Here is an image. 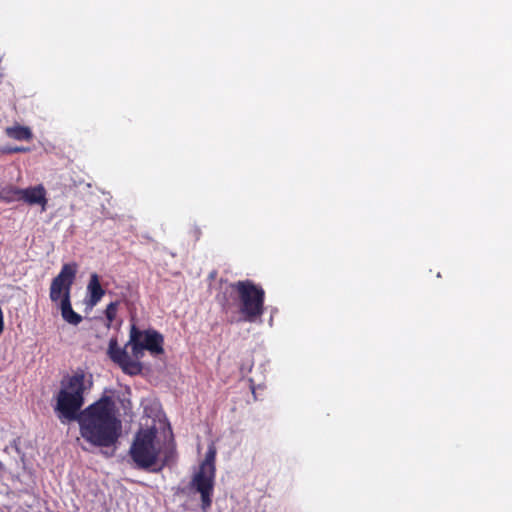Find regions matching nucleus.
Instances as JSON below:
<instances>
[{"instance_id": "11", "label": "nucleus", "mask_w": 512, "mask_h": 512, "mask_svg": "<svg viewBox=\"0 0 512 512\" xmlns=\"http://www.w3.org/2000/svg\"><path fill=\"white\" fill-rule=\"evenodd\" d=\"M130 345L132 355L138 359L143 356L144 348L141 344V330L138 329L134 324L130 328V339L126 346Z\"/></svg>"}, {"instance_id": "4", "label": "nucleus", "mask_w": 512, "mask_h": 512, "mask_svg": "<svg viewBox=\"0 0 512 512\" xmlns=\"http://www.w3.org/2000/svg\"><path fill=\"white\" fill-rule=\"evenodd\" d=\"M77 274L76 263H66L59 274L52 280L50 286V299L53 302L60 300L62 295H69Z\"/></svg>"}, {"instance_id": "12", "label": "nucleus", "mask_w": 512, "mask_h": 512, "mask_svg": "<svg viewBox=\"0 0 512 512\" xmlns=\"http://www.w3.org/2000/svg\"><path fill=\"white\" fill-rule=\"evenodd\" d=\"M5 133L8 137L15 140H31L33 135L31 130L28 127L15 125L13 127H7L5 129Z\"/></svg>"}, {"instance_id": "5", "label": "nucleus", "mask_w": 512, "mask_h": 512, "mask_svg": "<svg viewBox=\"0 0 512 512\" xmlns=\"http://www.w3.org/2000/svg\"><path fill=\"white\" fill-rule=\"evenodd\" d=\"M126 347H120L117 338L112 337L109 340L107 355L125 374L137 375L141 372V364L129 356Z\"/></svg>"}, {"instance_id": "3", "label": "nucleus", "mask_w": 512, "mask_h": 512, "mask_svg": "<svg viewBox=\"0 0 512 512\" xmlns=\"http://www.w3.org/2000/svg\"><path fill=\"white\" fill-rule=\"evenodd\" d=\"M239 301V312L247 322H256L265 311V291L251 280H240L229 285Z\"/></svg>"}, {"instance_id": "14", "label": "nucleus", "mask_w": 512, "mask_h": 512, "mask_svg": "<svg viewBox=\"0 0 512 512\" xmlns=\"http://www.w3.org/2000/svg\"><path fill=\"white\" fill-rule=\"evenodd\" d=\"M215 454H216L215 451L210 449L206 454L205 460L200 465V468H204V470H209V471H210V469H213V472H216L215 464H214Z\"/></svg>"}, {"instance_id": "7", "label": "nucleus", "mask_w": 512, "mask_h": 512, "mask_svg": "<svg viewBox=\"0 0 512 512\" xmlns=\"http://www.w3.org/2000/svg\"><path fill=\"white\" fill-rule=\"evenodd\" d=\"M16 196H8L9 200H20L28 203L29 205H41L42 210L46 209L47 199L46 190L42 185L29 187L26 189L15 190Z\"/></svg>"}, {"instance_id": "6", "label": "nucleus", "mask_w": 512, "mask_h": 512, "mask_svg": "<svg viewBox=\"0 0 512 512\" xmlns=\"http://www.w3.org/2000/svg\"><path fill=\"white\" fill-rule=\"evenodd\" d=\"M215 472L213 469L204 470L199 468V471L194 475L192 479V486L201 495V507L204 511L211 507L212 494L214 489Z\"/></svg>"}, {"instance_id": "16", "label": "nucleus", "mask_w": 512, "mask_h": 512, "mask_svg": "<svg viewBox=\"0 0 512 512\" xmlns=\"http://www.w3.org/2000/svg\"><path fill=\"white\" fill-rule=\"evenodd\" d=\"M27 149L20 146H14V147H5L3 148V152L7 154L11 153H20V152H26Z\"/></svg>"}, {"instance_id": "8", "label": "nucleus", "mask_w": 512, "mask_h": 512, "mask_svg": "<svg viewBox=\"0 0 512 512\" xmlns=\"http://www.w3.org/2000/svg\"><path fill=\"white\" fill-rule=\"evenodd\" d=\"M141 344L144 350L149 351L152 355L164 353V337L154 329L141 331Z\"/></svg>"}, {"instance_id": "10", "label": "nucleus", "mask_w": 512, "mask_h": 512, "mask_svg": "<svg viewBox=\"0 0 512 512\" xmlns=\"http://www.w3.org/2000/svg\"><path fill=\"white\" fill-rule=\"evenodd\" d=\"M60 300V308L63 319L72 325H78L79 323H81L82 316L73 310L70 301V296L62 295Z\"/></svg>"}, {"instance_id": "15", "label": "nucleus", "mask_w": 512, "mask_h": 512, "mask_svg": "<svg viewBox=\"0 0 512 512\" xmlns=\"http://www.w3.org/2000/svg\"><path fill=\"white\" fill-rule=\"evenodd\" d=\"M15 190H21L20 188H17V187H8V188H5L2 190V192L0 193V197L5 200L6 202H12L13 200H9L8 199V196H16V194H14V191Z\"/></svg>"}, {"instance_id": "1", "label": "nucleus", "mask_w": 512, "mask_h": 512, "mask_svg": "<svg viewBox=\"0 0 512 512\" xmlns=\"http://www.w3.org/2000/svg\"><path fill=\"white\" fill-rule=\"evenodd\" d=\"M85 374L77 371L61 381L56 410L60 417L77 420L82 438L95 447L115 446L122 434V422L117 416L112 397L102 396L81 412L84 404Z\"/></svg>"}, {"instance_id": "9", "label": "nucleus", "mask_w": 512, "mask_h": 512, "mask_svg": "<svg viewBox=\"0 0 512 512\" xmlns=\"http://www.w3.org/2000/svg\"><path fill=\"white\" fill-rule=\"evenodd\" d=\"M87 291L89 294V303L94 306L97 305L102 297L105 295V290L101 286L100 278L98 274L92 273L87 285Z\"/></svg>"}, {"instance_id": "13", "label": "nucleus", "mask_w": 512, "mask_h": 512, "mask_svg": "<svg viewBox=\"0 0 512 512\" xmlns=\"http://www.w3.org/2000/svg\"><path fill=\"white\" fill-rule=\"evenodd\" d=\"M119 307V301L110 302L104 311L105 317H106V324L105 326L107 328H111L113 326V322L116 319L117 312Z\"/></svg>"}, {"instance_id": "2", "label": "nucleus", "mask_w": 512, "mask_h": 512, "mask_svg": "<svg viewBox=\"0 0 512 512\" xmlns=\"http://www.w3.org/2000/svg\"><path fill=\"white\" fill-rule=\"evenodd\" d=\"M156 428L139 430L130 447L129 454L136 466L143 470L158 473L168 465L169 456L159 462L160 448L156 445Z\"/></svg>"}]
</instances>
